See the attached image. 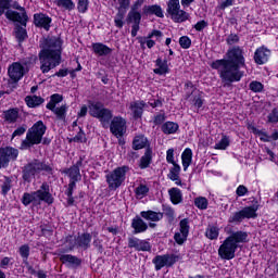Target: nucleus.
Listing matches in <instances>:
<instances>
[{"label":"nucleus","instance_id":"47","mask_svg":"<svg viewBox=\"0 0 278 278\" xmlns=\"http://www.w3.org/2000/svg\"><path fill=\"white\" fill-rule=\"evenodd\" d=\"M194 205L198 210H205L208 205L207 198L199 197L194 199Z\"/></svg>","mask_w":278,"mask_h":278},{"label":"nucleus","instance_id":"53","mask_svg":"<svg viewBox=\"0 0 278 278\" xmlns=\"http://www.w3.org/2000/svg\"><path fill=\"white\" fill-rule=\"evenodd\" d=\"M226 42H227V45H229V46L238 45V42H240V36H238V34L231 33V34L228 35V37L226 38Z\"/></svg>","mask_w":278,"mask_h":278},{"label":"nucleus","instance_id":"64","mask_svg":"<svg viewBox=\"0 0 278 278\" xmlns=\"http://www.w3.org/2000/svg\"><path fill=\"white\" fill-rule=\"evenodd\" d=\"M25 131H27V126H20L13 131L12 138H16V136H23Z\"/></svg>","mask_w":278,"mask_h":278},{"label":"nucleus","instance_id":"33","mask_svg":"<svg viewBox=\"0 0 278 278\" xmlns=\"http://www.w3.org/2000/svg\"><path fill=\"white\" fill-rule=\"evenodd\" d=\"M25 101L28 108H38L39 105H42V103H45V98L40 96H27L25 98Z\"/></svg>","mask_w":278,"mask_h":278},{"label":"nucleus","instance_id":"35","mask_svg":"<svg viewBox=\"0 0 278 278\" xmlns=\"http://www.w3.org/2000/svg\"><path fill=\"white\" fill-rule=\"evenodd\" d=\"M252 131L253 134H257V136H263L261 138V140H263V142H270V140H278V131L275 130L270 137H268V134H266L265 131H262L255 127H252Z\"/></svg>","mask_w":278,"mask_h":278},{"label":"nucleus","instance_id":"26","mask_svg":"<svg viewBox=\"0 0 278 278\" xmlns=\"http://www.w3.org/2000/svg\"><path fill=\"white\" fill-rule=\"evenodd\" d=\"M64 175H67L70 178V181H74V184H77L81 180V172L77 167H73V165L70 168H65L62 172Z\"/></svg>","mask_w":278,"mask_h":278},{"label":"nucleus","instance_id":"28","mask_svg":"<svg viewBox=\"0 0 278 278\" xmlns=\"http://www.w3.org/2000/svg\"><path fill=\"white\" fill-rule=\"evenodd\" d=\"M151 162H153V150H151V148H147L144 154L139 161V168H149V166H151Z\"/></svg>","mask_w":278,"mask_h":278},{"label":"nucleus","instance_id":"14","mask_svg":"<svg viewBox=\"0 0 278 278\" xmlns=\"http://www.w3.org/2000/svg\"><path fill=\"white\" fill-rule=\"evenodd\" d=\"M127 23H132L131 26V36L136 38L138 36V31H140V23L142 21V14L140 12L129 11L127 18Z\"/></svg>","mask_w":278,"mask_h":278},{"label":"nucleus","instance_id":"4","mask_svg":"<svg viewBox=\"0 0 278 278\" xmlns=\"http://www.w3.org/2000/svg\"><path fill=\"white\" fill-rule=\"evenodd\" d=\"M3 14L8 21L27 27L29 16L27 15L25 7H21L17 1L12 4V0H0V16Z\"/></svg>","mask_w":278,"mask_h":278},{"label":"nucleus","instance_id":"38","mask_svg":"<svg viewBox=\"0 0 278 278\" xmlns=\"http://www.w3.org/2000/svg\"><path fill=\"white\" fill-rule=\"evenodd\" d=\"M179 10H181V4H179V0H169L167 2V14H169V16L174 15L175 13H177Z\"/></svg>","mask_w":278,"mask_h":278},{"label":"nucleus","instance_id":"62","mask_svg":"<svg viewBox=\"0 0 278 278\" xmlns=\"http://www.w3.org/2000/svg\"><path fill=\"white\" fill-rule=\"evenodd\" d=\"M76 188H77V182L70 181L67 190L65 191L66 197H73V192Z\"/></svg>","mask_w":278,"mask_h":278},{"label":"nucleus","instance_id":"19","mask_svg":"<svg viewBox=\"0 0 278 278\" xmlns=\"http://www.w3.org/2000/svg\"><path fill=\"white\" fill-rule=\"evenodd\" d=\"M144 108H147V102L143 100L130 103L129 110L132 112V118H135V121L142 118V114H144Z\"/></svg>","mask_w":278,"mask_h":278},{"label":"nucleus","instance_id":"5","mask_svg":"<svg viewBox=\"0 0 278 278\" xmlns=\"http://www.w3.org/2000/svg\"><path fill=\"white\" fill-rule=\"evenodd\" d=\"M40 173L53 175V167L46 162L34 159L22 167V179L24 184H31Z\"/></svg>","mask_w":278,"mask_h":278},{"label":"nucleus","instance_id":"39","mask_svg":"<svg viewBox=\"0 0 278 278\" xmlns=\"http://www.w3.org/2000/svg\"><path fill=\"white\" fill-rule=\"evenodd\" d=\"M180 173H181V166H179V164L177 163H174L173 167L169 169V174L167 175V177L172 181H179Z\"/></svg>","mask_w":278,"mask_h":278},{"label":"nucleus","instance_id":"59","mask_svg":"<svg viewBox=\"0 0 278 278\" xmlns=\"http://www.w3.org/2000/svg\"><path fill=\"white\" fill-rule=\"evenodd\" d=\"M267 118L268 123H278V109H273Z\"/></svg>","mask_w":278,"mask_h":278},{"label":"nucleus","instance_id":"58","mask_svg":"<svg viewBox=\"0 0 278 278\" xmlns=\"http://www.w3.org/2000/svg\"><path fill=\"white\" fill-rule=\"evenodd\" d=\"M20 255L23 257V260L29 258V245L24 244L20 248Z\"/></svg>","mask_w":278,"mask_h":278},{"label":"nucleus","instance_id":"57","mask_svg":"<svg viewBox=\"0 0 278 278\" xmlns=\"http://www.w3.org/2000/svg\"><path fill=\"white\" fill-rule=\"evenodd\" d=\"M166 161L168 164H177V162H175V150L174 149H168L166 152Z\"/></svg>","mask_w":278,"mask_h":278},{"label":"nucleus","instance_id":"31","mask_svg":"<svg viewBox=\"0 0 278 278\" xmlns=\"http://www.w3.org/2000/svg\"><path fill=\"white\" fill-rule=\"evenodd\" d=\"M161 131L165 134L166 136H170L172 134H177L179 131V124L175 122H165L161 126Z\"/></svg>","mask_w":278,"mask_h":278},{"label":"nucleus","instance_id":"1","mask_svg":"<svg viewBox=\"0 0 278 278\" xmlns=\"http://www.w3.org/2000/svg\"><path fill=\"white\" fill-rule=\"evenodd\" d=\"M227 59L216 60L211 64L214 71H219V77L224 88H231L236 81H240L244 77V72L240 71L247 66L244 60V50L240 46H235L226 53Z\"/></svg>","mask_w":278,"mask_h":278},{"label":"nucleus","instance_id":"2","mask_svg":"<svg viewBox=\"0 0 278 278\" xmlns=\"http://www.w3.org/2000/svg\"><path fill=\"white\" fill-rule=\"evenodd\" d=\"M62 45L64 41L60 37H47L40 41L39 62L40 71L46 74L62 64Z\"/></svg>","mask_w":278,"mask_h":278},{"label":"nucleus","instance_id":"25","mask_svg":"<svg viewBox=\"0 0 278 278\" xmlns=\"http://www.w3.org/2000/svg\"><path fill=\"white\" fill-rule=\"evenodd\" d=\"M155 65L157 66V68L153 70V73H155V75H166L170 73V68H168V60H162V58H157L155 61Z\"/></svg>","mask_w":278,"mask_h":278},{"label":"nucleus","instance_id":"55","mask_svg":"<svg viewBox=\"0 0 278 278\" xmlns=\"http://www.w3.org/2000/svg\"><path fill=\"white\" fill-rule=\"evenodd\" d=\"M174 240L179 245H181V244H184V242H186V240H188V235H186L185 232H176L174 235Z\"/></svg>","mask_w":278,"mask_h":278},{"label":"nucleus","instance_id":"3","mask_svg":"<svg viewBox=\"0 0 278 278\" xmlns=\"http://www.w3.org/2000/svg\"><path fill=\"white\" fill-rule=\"evenodd\" d=\"M247 242H249V232L242 230L230 231V235L218 249L220 260H233L240 244H247Z\"/></svg>","mask_w":278,"mask_h":278},{"label":"nucleus","instance_id":"36","mask_svg":"<svg viewBox=\"0 0 278 278\" xmlns=\"http://www.w3.org/2000/svg\"><path fill=\"white\" fill-rule=\"evenodd\" d=\"M170 18H172V21H174V23H186V21H188V18H190V14H188V12L179 9L178 11H176V13L170 15Z\"/></svg>","mask_w":278,"mask_h":278},{"label":"nucleus","instance_id":"42","mask_svg":"<svg viewBox=\"0 0 278 278\" xmlns=\"http://www.w3.org/2000/svg\"><path fill=\"white\" fill-rule=\"evenodd\" d=\"M127 11H123L118 9V12L116 13L114 17L115 27L118 29H123V25H125L124 18Z\"/></svg>","mask_w":278,"mask_h":278},{"label":"nucleus","instance_id":"37","mask_svg":"<svg viewBox=\"0 0 278 278\" xmlns=\"http://www.w3.org/2000/svg\"><path fill=\"white\" fill-rule=\"evenodd\" d=\"M7 123H16L18 121V109H10L3 112Z\"/></svg>","mask_w":278,"mask_h":278},{"label":"nucleus","instance_id":"46","mask_svg":"<svg viewBox=\"0 0 278 278\" xmlns=\"http://www.w3.org/2000/svg\"><path fill=\"white\" fill-rule=\"evenodd\" d=\"M249 88L250 90H252V92H256V93L264 92V84L257 80L251 81L249 85Z\"/></svg>","mask_w":278,"mask_h":278},{"label":"nucleus","instance_id":"9","mask_svg":"<svg viewBox=\"0 0 278 278\" xmlns=\"http://www.w3.org/2000/svg\"><path fill=\"white\" fill-rule=\"evenodd\" d=\"M260 207L257 205L243 207L241 211L233 213L228 223H242L244 218H257V210Z\"/></svg>","mask_w":278,"mask_h":278},{"label":"nucleus","instance_id":"23","mask_svg":"<svg viewBox=\"0 0 278 278\" xmlns=\"http://www.w3.org/2000/svg\"><path fill=\"white\" fill-rule=\"evenodd\" d=\"M27 26H23L22 24H15L13 28V36L17 40V42L21 45L22 42H25L27 40Z\"/></svg>","mask_w":278,"mask_h":278},{"label":"nucleus","instance_id":"43","mask_svg":"<svg viewBox=\"0 0 278 278\" xmlns=\"http://www.w3.org/2000/svg\"><path fill=\"white\" fill-rule=\"evenodd\" d=\"M11 190H12V179L5 176L1 185V194L3 197H7L8 192H10Z\"/></svg>","mask_w":278,"mask_h":278},{"label":"nucleus","instance_id":"54","mask_svg":"<svg viewBox=\"0 0 278 278\" xmlns=\"http://www.w3.org/2000/svg\"><path fill=\"white\" fill-rule=\"evenodd\" d=\"M70 142H86V134L84 130L80 128L78 134L70 139Z\"/></svg>","mask_w":278,"mask_h":278},{"label":"nucleus","instance_id":"30","mask_svg":"<svg viewBox=\"0 0 278 278\" xmlns=\"http://www.w3.org/2000/svg\"><path fill=\"white\" fill-rule=\"evenodd\" d=\"M169 199L174 205H179L184 201L181 189L174 187L168 190Z\"/></svg>","mask_w":278,"mask_h":278},{"label":"nucleus","instance_id":"32","mask_svg":"<svg viewBox=\"0 0 278 278\" xmlns=\"http://www.w3.org/2000/svg\"><path fill=\"white\" fill-rule=\"evenodd\" d=\"M0 153L4 155L7 162H2V166H5L10 160H16L18 157V150L14 148H7L5 150H0Z\"/></svg>","mask_w":278,"mask_h":278},{"label":"nucleus","instance_id":"34","mask_svg":"<svg viewBox=\"0 0 278 278\" xmlns=\"http://www.w3.org/2000/svg\"><path fill=\"white\" fill-rule=\"evenodd\" d=\"M182 168L184 170H188L190 164H192V149L187 148L181 154Z\"/></svg>","mask_w":278,"mask_h":278},{"label":"nucleus","instance_id":"20","mask_svg":"<svg viewBox=\"0 0 278 278\" xmlns=\"http://www.w3.org/2000/svg\"><path fill=\"white\" fill-rule=\"evenodd\" d=\"M90 242H92V235H90L89 232L78 233L76 238V245L79 249L88 251V249H90Z\"/></svg>","mask_w":278,"mask_h":278},{"label":"nucleus","instance_id":"8","mask_svg":"<svg viewBox=\"0 0 278 278\" xmlns=\"http://www.w3.org/2000/svg\"><path fill=\"white\" fill-rule=\"evenodd\" d=\"M127 173H129V166L124 165L116 167L114 170L106 174L105 179L109 186V190H118L125 184L127 179Z\"/></svg>","mask_w":278,"mask_h":278},{"label":"nucleus","instance_id":"18","mask_svg":"<svg viewBox=\"0 0 278 278\" xmlns=\"http://www.w3.org/2000/svg\"><path fill=\"white\" fill-rule=\"evenodd\" d=\"M59 260L62 262V264L71 266L72 268H79V266H81V258L73 254H64L63 251L59 253Z\"/></svg>","mask_w":278,"mask_h":278},{"label":"nucleus","instance_id":"27","mask_svg":"<svg viewBox=\"0 0 278 278\" xmlns=\"http://www.w3.org/2000/svg\"><path fill=\"white\" fill-rule=\"evenodd\" d=\"M141 218L144 220H152V223H160L164 218V213L154 212V211H142L140 213Z\"/></svg>","mask_w":278,"mask_h":278},{"label":"nucleus","instance_id":"7","mask_svg":"<svg viewBox=\"0 0 278 278\" xmlns=\"http://www.w3.org/2000/svg\"><path fill=\"white\" fill-rule=\"evenodd\" d=\"M89 114L93 116V118H99L104 129L110 127V123L114 116L112 110L105 109L102 102H91L89 104Z\"/></svg>","mask_w":278,"mask_h":278},{"label":"nucleus","instance_id":"6","mask_svg":"<svg viewBox=\"0 0 278 278\" xmlns=\"http://www.w3.org/2000/svg\"><path fill=\"white\" fill-rule=\"evenodd\" d=\"M47 134V125L43 121L36 122L26 132L25 140L22 141L20 149H31L35 144H41L42 138Z\"/></svg>","mask_w":278,"mask_h":278},{"label":"nucleus","instance_id":"60","mask_svg":"<svg viewBox=\"0 0 278 278\" xmlns=\"http://www.w3.org/2000/svg\"><path fill=\"white\" fill-rule=\"evenodd\" d=\"M163 214L168 218V220H175V211L170 206L165 207Z\"/></svg>","mask_w":278,"mask_h":278},{"label":"nucleus","instance_id":"52","mask_svg":"<svg viewBox=\"0 0 278 278\" xmlns=\"http://www.w3.org/2000/svg\"><path fill=\"white\" fill-rule=\"evenodd\" d=\"M179 45L181 49H190L192 47V40L188 36H182L179 38Z\"/></svg>","mask_w":278,"mask_h":278},{"label":"nucleus","instance_id":"11","mask_svg":"<svg viewBox=\"0 0 278 278\" xmlns=\"http://www.w3.org/2000/svg\"><path fill=\"white\" fill-rule=\"evenodd\" d=\"M179 260V256L176 254H163V255H156L152 260V264H154L155 270H162L165 266L167 268H170L177 264V261Z\"/></svg>","mask_w":278,"mask_h":278},{"label":"nucleus","instance_id":"24","mask_svg":"<svg viewBox=\"0 0 278 278\" xmlns=\"http://www.w3.org/2000/svg\"><path fill=\"white\" fill-rule=\"evenodd\" d=\"M92 51L100 58L112 55V48L105 46V43L96 42L92 43Z\"/></svg>","mask_w":278,"mask_h":278},{"label":"nucleus","instance_id":"49","mask_svg":"<svg viewBox=\"0 0 278 278\" xmlns=\"http://www.w3.org/2000/svg\"><path fill=\"white\" fill-rule=\"evenodd\" d=\"M193 105L197 108V110H201L203 108V103H205V100H203V93L199 92L193 97Z\"/></svg>","mask_w":278,"mask_h":278},{"label":"nucleus","instance_id":"44","mask_svg":"<svg viewBox=\"0 0 278 278\" xmlns=\"http://www.w3.org/2000/svg\"><path fill=\"white\" fill-rule=\"evenodd\" d=\"M205 236L208 240H218V227L208 226L206 228Z\"/></svg>","mask_w":278,"mask_h":278},{"label":"nucleus","instance_id":"40","mask_svg":"<svg viewBox=\"0 0 278 278\" xmlns=\"http://www.w3.org/2000/svg\"><path fill=\"white\" fill-rule=\"evenodd\" d=\"M54 3L58 8H63V10H67L68 12L75 10V2L73 0H54Z\"/></svg>","mask_w":278,"mask_h":278},{"label":"nucleus","instance_id":"48","mask_svg":"<svg viewBox=\"0 0 278 278\" xmlns=\"http://www.w3.org/2000/svg\"><path fill=\"white\" fill-rule=\"evenodd\" d=\"M180 233H186L187 236L190 233V220L188 218H184L179 223Z\"/></svg>","mask_w":278,"mask_h":278},{"label":"nucleus","instance_id":"21","mask_svg":"<svg viewBox=\"0 0 278 278\" xmlns=\"http://www.w3.org/2000/svg\"><path fill=\"white\" fill-rule=\"evenodd\" d=\"M131 227L134 228L132 233H144L147 229H149V225L140 217V215H136L131 220Z\"/></svg>","mask_w":278,"mask_h":278},{"label":"nucleus","instance_id":"29","mask_svg":"<svg viewBox=\"0 0 278 278\" xmlns=\"http://www.w3.org/2000/svg\"><path fill=\"white\" fill-rule=\"evenodd\" d=\"M149 147V139L144 135H137L132 140L134 151H140V149H146Z\"/></svg>","mask_w":278,"mask_h":278},{"label":"nucleus","instance_id":"15","mask_svg":"<svg viewBox=\"0 0 278 278\" xmlns=\"http://www.w3.org/2000/svg\"><path fill=\"white\" fill-rule=\"evenodd\" d=\"M128 249H135V251H151V243L147 240L138 239L136 237L128 238Z\"/></svg>","mask_w":278,"mask_h":278},{"label":"nucleus","instance_id":"10","mask_svg":"<svg viewBox=\"0 0 278 278\" xmlns=\"http://www.w3.org/2000/svg\"><path fill=\"white\" fill-rule=\"evenodd\" d=\"M27 61L14 62L8 67V75L13 84H18L25 77Z\"/></svg>","mask_w":278,"mask_h":278},{"label":"nucleus","instance_id":"16","mask_svg":"<svg viewBox=\"0 0 278 278\" xmlns=\"http://www.w3.org/2000/svg\"><path fill=\"white\" fill-rule=\"evenodd\" d=\"M51 21H52L51 17L47 14H43V13L34 14L35 27H40L46 31H49V29H51Z\"/></svg>","mask_w":278,"mask_h":278},{"label":"nucleus","instance_id":"50","mask_svg":"<svg viewBox=\"0 0 278 278\" xmlns=\"http://www.w3.org/2000/svg\"><path fill=\"white\" fill-rule=\"evenodd\" d=\"M135 194L137 197H147V194H149V187L147 185H139L136 189H135Z\"/></svg>","mask_w":278,"mask_h":278},{"label":"nucleus","instance_id":"63","mask_svg":"<svg viewBox=\"0 0 278 278\" xmlns=\"http://www.w3.org/2000/svg\"><path fill=\"white\" fill-rule=\"evenodd\" d=\"M248 193H249V189L244 185H240L236 190L237 197H244V194H248Z\"/></svg>","mask_w":278,"mask_h":278},{"label":"nucleus","instance_id":"45","mask_svg":"<svg viewBox=\"0 0 278 278\" xmlns=\"http://www.w3.org/2000/svg\"><path fill=\"white\" fill-rule=\"evenodd\" d=\"M22 203L23 205L27 206V205H30V203H38V201L34 192L31 193L25 192L22 197Z\"/></svg>","mask_w":278,"mask_h":278},{"label":"nucleus","instance_id":"56","mask_svg":"<svg viewBox=\"0 0 278 278\" xmlns=\"http://www.w3.org/2000/svg\"><path fill=\"white\" fill-rule=\"evenodd\" d=\"M88 4L89 1L88 0H78V12H80L81 14H85V12H88Z\"/></svg>","mask_w":278,"mask_h":278},{"label":"nucleus","instance_id":"17","mask_svg":"<svg viewBox=\"0 0 278 278\" xmlns=\"http://www.w3.org/2000/svg\"><path fill=\"white\" fill-rule=\"evenodd\" d=\"M270 59V49L266 48L265 46H262L257 48L254 52V62L255 64H258L262 66L263 64H266L268 60Z\"/></svg>","mask_w":278,"mask_h":278},{"label":"nucleus","instance_id":"13","mask_svg":"<svg viewBox=\"0 0 278 278\" xmlns=\"http://www.w3.org/2000/svg\"><path fill=\"white\" fill-rule=\"evenodd\" d=\"M34 194L37 199V203H40V201H43V203H48V205H51L53 203V194H51L49 184L47 182H42L39 190L34 191Z\"/></svg>","mask_w":278,"mask_h":278},{"label":"nucleus","instance_id":"41","mask_svg":"<svg viewBox=\"0 0 278 278\" xmlns=\"http://www.w3.org/2000/svg\"><path fill=\"white\" fill-rule=\"evenodd\" d=\"M66 112H68V106L66 104L61 105L60 108H56L53 112L55 114L58 121H63V123L66 122Z\"/></svg>","mask_w":278,"mask_h":278},{"label":"nucleus","instance_id":"51","mask_svg":"<svg viewBox=\"0 0 278 278\" xmlns=\"http://www.w3.org/2000/svg\"><path fill=\"white\" fill-rule=\"evenodd\" d=\"M229 147V137L224 136L216 144L215 149H219L222 151H225Z\"/></svg>","mask_w":278,"mask_h":278},{"label":"nucleus","instance_id":"12","mask_svg":"<svg viewBox=\"0 0 278 278\" xmlns=\"http://www.w3.org/2000/svg\"><path fill=\"white\" fill-rule=\"evenodd\" d=\"M110 131L115 138H123L127 131V121L122 116H115L110 122Z\"/></svg>","mask_w":278,"mask_h":278},{"label":"nucleus","instance_id":"61","mask_svg":"<svg viewBox=\"0 0 278 278\" xmlns=\"http://www.w3.org/2000/svg\"><path fill=\"white\" fill-rule=\"evenodd\" d=\"M166 121V115L164 113H159L154 116L153 123L154 125H162Z\"/></svg>","mask_w":278,"mask_h":278},{"label":"nucleus","instance_id":"22","mask_svg":"<svg viewBox=\"0 0 278 278\" xmlns=\"http://www.w3.org/2000/svg\"><path fill=\"white\" fill-rule=\"evenodd\" d=\"M143 14L146 16H157V18H164V10H162L160 4L144 5Z\"/></svg>","mask_w":278,"mask_h":278}]
</instances>
